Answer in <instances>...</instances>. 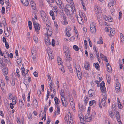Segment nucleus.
Listing matches in <instances>:
<instances>
[{"label":"nucleus","instance_id":"obj_1","mask_svg":"<svg viewBox=\"0 0 124 124\" xmlns=\"http://www.w3.org/2000/svg\"><path fill=\"white\" fill-rule=\"evenodd\" d=\"M40 14L42 20H43L45 23L46 24H50L49 20L48 19L47 16L45 12L42 10H41L40 11Z\"/></svg>","mask_w":124,"mask_h":124},{"label":"nucleus","instance_id":"obj_2","mask_svg":"<svg viewBox=\"0 0 124 124\" xmlns=\"http://www.w3.org/2000/svg\"><path fill=\"white\" fill-rule=\"evenodd\" d=\"M49 24H46V28L47 32L45 33V36L49 37L52 33V30L51 27L49 26Z\"/></svg>","mask_w":124,"mask_h":124},{"label":"nucleus","instance_id":"obj_3","mask_svg":"<svg viewBox=\"0 0 124 124\" xmlns=\"http://www.w3.org/2000/svg\"><path fill=\"white\" fill-rule=\"evenodd\" d=\"M100 89L101 91L103 93L102 95L104 96L103 97H105L106 95V93H105L106 90V88L105 87V83L103 81L100 84Z\"/></svg>","mask_w":124,"mask_h":124},{"label":"nucleus","instance_id":"obj_4","mask_svg":"<svg viewBox=\"0 0 124 124\" xmlns=\"http://www.w3.org/2000/svg\"><path fill=\"white\" fill-rule=\"evenodd\" d=\"M70 54L65 55L66 58L65 60V61L66 65H68L70 63V62L71 61L72 59L70 55Z\"/></svg>","mask_w":124,"mask_h":124},{"label":"nucleus","instance_id":"obj_5","mask_svg":"<svg viewBox=\"0 0 124 124\" xmlns=\"http://www.w3.org/2000/svg\"><path fill=\"white\" fill-rule=\"evenodd\" d=\"M78 70H77V68H76L77 76L79 79V80H81L82 78V74L81 72L80 71V67L79 66H78Z\"/></svg>","mask_w":124,"mask_h":124},{"label":"nucleus","instance_id":"obj_6","mask_svg":"<svg viewBox=\"0 0 124 124\" xmlns=\"http://www.w3.org/2000/svg\"><path fill=\"white\" fill-rule=\"evenodd\" d=\"M63 49L65 55H68L70 53L68 47L66 45H64L63 46Z\"/></svg>","mask_w":124,"mask_h":124},{"label":"nucleus","instance_id":"obj_7","mask_svg":"<svg viewBox=\"0 0 124 124\" xmlns=\"http://www.w3.org/2000/svg\"><path fill=\"white\" fill-rule=\"evenodd\" d=\"M77 18L78 21L79 23L81 25L83 24L84 23V20L81 16L79 15L77 16Z\"/></svg>","mask_w":124,"mask_h":124},{"label":"nucleus","instance_id":"obj_8","mask_svg":"<svg viewBox=\"0 0 124 124\" xmlns=\"http://www.w3.org/2000/svg\"><path fill=\"white\" fill-rule=\"evenodd\" d=\"M35 30L37 33L39 34V31L40 29V25L39 23H36L34 25Z\"/></svg>","mask_w":124,"mask_h":124},{"label":"nucleus","instance_id":"obj_9","mask_svg":"<svg viewBox=\"0 0 124 124\" xmlns=\"http://www.w3.org/2000/svg\"><path fill=\"white\" fill-rule=\"evenodd\" d=\"M88 93L89 96H90L93 98L95 96V95L94 90L90 89Z\"/></svg>","mask_w":124,"mask_h":124},{"label":"nucleus","instance_id":"obj_10","mask_svg":"<svg viewBox=\"0 0 124 124\" xmlns=\"http://www.w3.org/2000/svg\"><path fill=\"white\" fill-rule=\"evenodd\" d=\"M45 42L46 45L48 46L51 44L50 41L49 39V37L45 36Z\"/></svg>","mask_w":124,"mask_h":124},{"label":"nucleus","instance_id":"obj_11","mask_svg":"<svg viewBox=\"0 0 124 124\" xmlns=\"http://www.w3.org/2000/svg\"><path fill=\"white\" fill-rule=\"evenodd\" d=\"M95 12L97 13H101L102 12L100 8L97 5H96L95 7Z\"/></svg>","mask_w":124,"mask_h":124},{"label":"nucleus","instance_id":"obj_12","mask_svg":"<svg viewBox=\"0 0 124 124\" xmlns=\"http://www.w3.org/2000/svg\"><path fill=\"white\" fill-rule=\"evenodd\" d=\"M55 1L60 8L61 9H62V7L61 6L62 4L61 1L60 0H55Z\"/></svg>","mask_w":124,"mask_h":124},{"label":"nucleus","instance_id":"obj_13","mask_svg":"<svg viewBox=\"0 0 124 124\" xmlns=\"http://www.w3.org/2000/svg\"><path fill=\"white\" fill-rule=\"evenodd\" d=\"M64 10L65 11H69L72 10V9L70 5L67 4L66 5L65 8L64 9Z\"/></svg>","mask_w":124,"mask_h":124},{"label":"nucleus","instance_id":"obj_14","mask_svg":"<svg viewBox=\"0 0 124 124\" xmlns=\"http://www.w3.org/2000/svg\"><path fill=\"white\" fill-rule=\"evenodd\" d=\"M23 4L25 6H27L29 4V2L27 0H21Z\"/></svg>","mask_w":124,"mask_h":124},{"label":"nucleus","instance_id":"obj_15","mask_svg":"<svg viewBox=\"0 0 124 124\" xmlns=\"http://www.w3.org/2000/svg\"><path fill=\"white\" fill-rule=\"evenodd\" d=\"M107 69L108 71L109 72H112V68L109 63H108L107 65Z\"/></svg>","mask_w":124,"mask_h":124},{"label":"nucleus","instance_id":"obj_16","mask_svg":"<svg viewBox=\"0 0 124 124\" xmlns=\"http://www.w3.org/2000/svg\"><path fill=\"white\" fill-rule=\"evenodd\" d=\"M3 71L4 74L5 75H7L8 73V69L7 68H4L2 70Z\"/></svg>","mask_w":124,"mask_h":124},{"label":"nucleus","instance_id":"obj_17","mask_svg":"<svg viewBox=\"0 0 124 124\" xmlns=\"http://www.w3.org/2000/svg\"><path fill=\"white\" fill-rule=\"evenodd\" d=\"M60 94L61 96L62 97V98L64 99V101L65 102V98L63 96L64 94V90L62 89H61V90Z\"/></svg>","mask_w":124,"mask_h":124},{"label":"nucleus","instance_id":"obj_18","mask_svg":"<svg viewBox=\"0 0 124 124\" xmlns=\"http://www.w3.org/2000/svg\"><path fill=\"white\" fill-rule=\"evenodd\" d=\"M81 115V116L79 117L80 121V122H82V123H83L84 122V120L83 118V115H82V114L81 113H80V114L79 115Z\"/></svg>","mask_w":124,"mask_h":124},{"label":"nucleus","instance_id":"obj_19","mask_svg":"<svg viewBox=\"0 0 124 124\" xmlns=\"http://www.w3.org/2000/svg\"><path fill=\"white\" fill-rule=\"evenodd\" d=\"M17 21L16 17V16H14L12 18V23H16Z\"/></svg>","mask_w":124,"mask_h":124},{"label":"nucleus","instance_id":"obj_20","mask_svg":"<svg viewBox=\"0 0 124 124\" xmlns=\"http://www.w3.org/2000/svg\"><path fill=\"white\" fill-rule=\"evenodd\" d=\"M33 103L34 107H37L38 105V102L35 99L33 101Z\"/></svg>","mask_w":124,"mask_h":124},{"label":"nucleus","instance_id":"obj_21","mask_svg":"<svg viewBox=\"0 0 124 124\" xmlns=\"http://www.w3.org/2000/svg\"><path fill=\"white\" fill-rule=\"evenodd\" d=\"M110 30L111 35V36L113 35L114 34L115 29L114 28H110Z\"/></svg>","mask_w":124,"mask_h":124},{"label":"nucleus","instance_id":"obj_22","mask_svg":"<svg viewBox=\"0 0 124 124\" xmlns=\"http://www.w3.org/2000/svg\"><path fill=\"white\" fill-rule=\"evenodd\" d=\"M31 53L32 55H36V51L35 50L34 48L33 47L31 49Z\"/></svg>","mask_w":124,"mask_h":124},{"label":"nucleus","instance_id":"obj_23","mask_svg":"<svg viewBox=\"0 0 124 124\" xmlns=\"http://www.w3.org/2000/svg\"><path fill=\"white\" fill-rule=\"evenodd\" d=\"M50 15L52 16L53 20H54L55 19V18L54 12L52 11H51L50 12Z\"/></svg>","mask_w":124,"mask_h":124},{"label":"nucleus","instance_id":"obj_24","mask_svg":"<svg viewBox=\"0 0 124 124\" xmlns=\"http://www.w3.org/2000/svg\"><path fill=\"white\" fill-rule=\"evenodd\" d=\"M96 23L94 22H93L90 24V29H93L94 28H96L95 27Z\"/></svg>","mask_w":124,"mask_h":124},{"label":"nucleus","instance_id":"obj_25","mask_svg":"<svg viewBox=\"0 0 124 124\" xmlns=\"http://www.w3.org/2000/svg\"><path fill=\"white\" fill-rule=\"evenodd\" d=\"M120 37L121 39V43H123L124 42V37L123 35L122 34V33H121L120 34Z\"/></svg>","mask_w":124,"mask_h":124},{"label":"nucleus","instance_id":"obj_26","mask_svg":"<svg viewBox=\"0 0 124 124\" xmlns=\"http://www.w3.org/2000/svg\"><path fill=\"white\" fill-rule=\"evenodd\" d=\"M79 107L81 111H84L85 109V108L82 105H81L80 106L79 105Z\"/></svg>","mask_w":124,"mask_h":124},{"label":"nucleus","instance_id":"obj_27","mask_svg":"<svg viewBox=\"0 0 124 124\" xmlns=\"http://www.w3.org/2000/svg\"><path fill=\"white\" fill-rule=\"evenodd\" d=\"M103 42L102 37H100L99 41L97 42V43L99 44H102Z\"/></svg>","mask_w":124,"mask_h":124},{"label":"nucleus","instance_id":"obj_28","mask_svg":"<svg viewBox=\"0 0 124 124\" xmlns=\"http://www.w3.org/2000/svg\"><path fill=\"white\" fill-rule=\"evenodd\" d=\"M85 120L86 121V120H87V119H88V118H90V120H92L91 117L90 115H88L86 114L85 115Z\"/></svg>","mask_w":124,"mask_h":124},{"label":"nucleus","instance_id":"obj_29","mask_svg":"<svg viewBox=\"0 0 124 124\" xmlns=\"http://www.w3.org/2000/svg\"><path fill=\"white\" fill-rule=\"evenodd\" d=\"M116 119L117 120H118V119H120V116L119 115V112L117 111H116Z\"/></svg>","mask_w":124,"mask_h":124},{"label":"nucleus","instance_id":"obj_30","mask_svg":"<svg viewBox=\"0 0 124 124\" xmlns=\"http://www.w3.org/2000/svg\"><path fill=\"white\" fill-rule=\"evenodd\" d=\"M54 100L55 103L57 104L59 103L60 101L59 99L57 97H55L54 99Z\"/></svg>","mask_w":124,"mask_h":124},{"label":"nucleus","instance_id":"obj_31","mask_svg":"<svg viewBox=\"0 0 124 124\" xmlns=\"http://www.w3.org/2000/svg\"><path fill=\"white\" fill-rule=\"evenodd\" d=\"M101 103L104 106L106 105V102L104 98H103L102 99Z\"/></svg>","mask_w":124,"mask_h":124},{"label":"nucleus","instance_id":"obj_32","mask_svg":"<svg viewBox=\"0 0 124 124\" xmlns=\"http://www.w3.org/2000/svg\"><path fill=\"white\" fill-rule=\"evenodd\" d=\"M15 98H16V96L15 97V96L12 99V102L13 104L14 105H15L16 103V101Z\"/></svg>","mask_w":124,"mask_h":124},{"label":"nucleus","instance_id":"obj_33","mask_svg":"<svg viewBox=\"0 0 124 124\" xmlns=\"http://www.w3.org/2000/svg\"><path fill=\"white\" fill-rule=\"evenodd\" d=\"M106 79L107 80V82L108 84H109L110 82V78L109 76H106Z\"/></svg>","mask_w":124,"mask_h":124},{"label":"nucleus","instance_id":"obj_34","mask_svg":"<svg viewBox=\"0 0 124 124\" xmlns=\"http://www.w3.org/2000/svg\"><path fill=\"white\" fill-rule=\"evenodd\" d=\"M66 14L67 15L70 14H72V10L69 11H65Z\"/></svg>","mask_w":124,"mask_h":124},{"label":"nucleus","instance_id":"obj_35","mask_svg":"<svg viewBox=\"0 0 124 124\" xmlns=\"http://www.w3.org/2000/svg\"><path fill=\"white\" fill-rule=\"evenodd\" d=\"M28 26L30 30H31L32 29V23L30 21H28Z\"/></svg>","mask_w":124,"mask_h":124},{"label":"nucleus","instance_id":"obj_36","mask_svg":"<svg viewBox=\"0 0 124 124\" xmlns=\"http://www.w3.org/2000/svg\"><path fill=\"white\" fill-rule=\"evenodd\" d=\"M93 65L95 67V68L97 69H98L99 68V64H98L97 63H94Z\"/></svg>","mask_w":124,"mask_h":124},{"label":"nucleus","instance_id":"obj_37","mask_svg":"<svg viewBox=\"0 0 124 124\" xmlns=\"http://www.w3.org/2000/svg\"><path fill=\"white\" fill-rule=\"evenodd\" d=\"M17 62L18 63V65H20L21 66V65L22 63H21V62H22V60L21 59H17Z\"/></svg>","mask_w":124,"mask_h":124},{"label":"nucleus","instance_id":"obj_38","mask_svg":"<svg viewBox=\"0 0 124 124\" xmlns=\"http://www.w3.org/2000/svg\"><path fill=\"white\" fill-rule=\"evenodd\" d=\"M48 54L49 55V58L51 60L53 58V56L52 55V53L51 52L50 53V54H49V53L47 52Z\"/></svg>","mask_w":124,"mask_h":124},{"label":"nucleus","instance_id":"obj_39","mask_svg":"<svg viewBox=\"0 0 124 124\" xmlns=\"http://www.w3.org/2000/svg\"><path fill=\"white\" fill-rule=\"evenodd\" d=\"M89 64L88 62L86 63L85 64V68L86 70H88V66L89 65Z\"/></svg>","mask_w":124,"mask_h":124},{"label":"nucleus","instance_id":"obj_40","mask_svg":"<svg viewBox=\"0 0 124 124\" xmlns=\"http://www.w3.org/2000/svg\"><path fill=\"white\" fill-rule=\"evenodd\" d=\"M66 65L68 67H70V68H69V70L70 72L72 73L73 72V70H72V69L71 68L70 65L71 64H69L68 65Z\"/></svg>","mask_w":124,"mask_h":124},{"label":"nucleus","instance_id":"obj_41","mask_svg":"<svg viewBox=\"0 0 124 124\" xmlns=\"http://www.w3.org/2000/svg\"><path fill=\"white\" fill-rule=\"evenodd\" d=\"M33 39L34 41L36 43H37L38 42V38L36 37H34Z\"/></svg>","mask_w":124,"mask_h":124},{"label":"nucleus","instance_id":"obj_42","mask_svg":"<svg viewBox=\"0 0 124 124\" xmlns=\"http://www.w3.org/2000/svg\"><path fill=\"white\" fill-rule=\"evenodd\" d=\"M73 48L76 51H77L78 50L79 48L78 46L76 45L73 46Z\"/></svg>","mask_w":124,"mask_h":124},{"label":"nucleus","instance_id":"obj_43","mask_svg":"<svg viewBox=\"0 0 124 124\" xmlns=\"http://www.w3.org/2000/svg\"><path fill=\"white\" fill-rule=\"evenodd\" d=\"M69 124H73V120L70 117V119H69Z\"/></svg>","mask_w":124,"mask_h":124},{"label":"nucleus","instance_id":"obj_44","mask_svg":"<svg viewBox=\"0 0 124 124\" xmlns=\"http://www.w3.org/2000/svg\"><path fill=\"white\" fill-rule=\"evenodd\" d=\"M27 84L26 85V84H25L24 83L23 84H22L21 85L20 87H21V88L23 89L25 87L27 86Z\"/></svg>","mask_w":124,"mask_h":124},{"label":"nucleus","instance_id":"obj_45","mask_svg":"<svg viewBox=\"0 0 124 124\" xmlns=\"http://www.w3.org/2000/svg\"><path fill=\"white\" fill-rule=\"evenodd\" d=\"M5 85V84L3 81L1 80V81H0V86H3Z\"/></svg>","mask_w":124,"mask_h":124},{"label":"nucleus","instance_id":"obj_46","mask_svg":"<svg viewBox=\"0 0 124 124\" xmlns=\"http://www.w3.org/2000/svg\"><path fill=\"white\" fill-rule=\"evenodd\" d=\"M91 31L93 33H95L96 32V28H93L92 29H90Z\"/></svg>","mask_w":124,"mask_h":124},{"label":"nucleus","instance_id":"obj_47","mask_svg":"<svg viewBox=\"0 0 124 124\" xmlns=\"http://www.w3.org/2000/svg\"><path fill=\"white\" fill-rule=\"evenodd\" d=\"M62 23L63 24L65 25L67 24L68 23V22L66 20L62 21Z\"/></svg>","mask_w":124,"mask_h":124},{"label":"nucleus","instance_id":"obj_48","mask_svg":"<svg viewBox=\"0 0 124 124\" xmlns=\"http://www.w3.org/2000/svg\"><path fill=\"white\" fill-rule=\"evenodd\" d=\"M110 112L109 113V115L112 118H113L114 117V115L110 111Z\"/></svg>","mask_w":124,"mask_h":124},{"label":"nucleus","instance_id":"obj_49","mask_svg":"<svg viewBox=\"0 0 124 124\" xmlns=\"http://www.w3.org/2000/svg\"><path fill=\"white\" fill-rule=\"evenodd\" d=\"M90 57L91 60L92 61L94 59V56H93L92 54L91 53H90Z\"/></svg>","mask_w":124,"mask_h":124},{"label":"nucleus","instance_id":"obj_50","mask_svg":"<svg viewBox=\"0 0 124 124\" xmlns=\"http://www.w3.org/2000/svg\"><path fill=\"white\" fill-rule=\"evenodd\" d=\"M114 43H113L111 45V51H112V52H113V51H114Z\"/></svg>","mask_w":124,"mask_h":124},{"label":"nucleus","instance_id":"obj_51","mask_svg":"<svg viewBox=\"0 0 124 124\" xmlns=\"http://www.w3.org/2000/svg\"><path fill=\"white\" fill-rule=\"evenodd\" d=\"M23 103L22 101H19V105L20 107H22V106L23 105Z\"/></svg>","mask_w":124,"mask_h":124},{"label":"nucleus","instance_id":"obj_52","mask_svg":"<svg viewBox=\"0 0 124 124\" xmlns=\"http://www.w3.org/2000/svg\"><path fill=\"white\" fill-rule=\"evenodd\" d=\"M120 89V86H116V91L118 92Z\"/></svg>","mask_w":124,"mask_h":124},{"label":"nucleus","instance_id":"obj_53","mask_svg":"<svg viewBox=\"0 0 124 124\" xmlns=\"http://www.w3.org/2000/svg\"><path fill=\"white\" fill-rule=\"evenodd\" d=\"M5 45L7 49H8L9 47V46L8 45V43L7 42H6L5 43Z\"/></svg>","mask_w":124,"mask_h":124},{"label":"nucleus","instance_id":"obj_54","mask_svg":"<svg viewBox=\"0 0 124 124\" xmlns=\"http://www.w3.org/2000/svg\"><path fill=\"white\" fill-rule=\"evenodd\" d=\"M81 2L82 4V5L83 7V8L84 9H85V4L83 2V0H81Z\"/></svg>","mask_w":124,"mask_h":124},{"label":"nucleus","instance_id":"obj_55","mask_svg":"<svg viewBox=\"0 0 124 124\" xmlns=\"http://www.w3.org/2000/svg\"><path fill=\"white\" fill-rule=\"evenodd\" d=\"M71 106L73 110L75 112V104H72V105H71Z\"/></svg>","mask_w":124,"mask_h":124},{"label":"nucleus","instance_id":"obj_56","mask_svg":"<svg viewBox=\"0 0 124 124\" xmlns=\"http://www.w3.org/2000/svg\"><path fill=\"white\" fill-rule=\"evenodd\" d=\"M34 76L36 77H37L38 76V73H37L36 71L34 72L33 73Z\"/></svg>","mask_w":124,"mask_h":124},{"label":"nucleus","instance_id":"obj_57","mask_svg":"<svg viewBox=\"0 0 124 124\" xmlns=\"http://www.w3.org/2000/svg\"><path fill=\"white\" fill-rule=\"evenodd\" d=\"M103 17L104 19L106 21H108V18H109V17H107L106 16H103Z\"/></svg>","mask_w":124,"mask_h":124},{"label":"nucleus","instance_id":"obj_58","mask_svg":"<svg viewBox=\"0 0 124 124\" xmlns=\"http://www.w3.org/2000/svg\"><path fill=\"white\" fill-rule=\"evenodd\" d=\"M46 0L47 2L49 3V6H51L52 5V3L51 0Z\"/></svg>","mask_w":124,"mask_h":124},{"label":"nucleus","instance_id":"obj_59","mask_svg":"<svg viewBox=\"0 0 124 124\" xmlns=\"http://www.w3.org/2000/svg\"><path fill=\"white\" fill-rule=\"evenodd\" d=\"M52 45L53 46H55V43L54 40V39H53L52 41Z\"/></svg>","mask_w":124,"mask_h":124},{"label":"nucleus","instance_id":"obj_60","mask_svg":"<svg viewBox=\"0 0 124 124\" xmlns=\"http://www.w3.org/2000/svg\"><path fill=\"white\" fill-rule=\"evenodd\" d=\"M5 9L4 7H2V8L1 12L3 14H4L5 12Z\"/></svg>","mask_w":124,"mask_h":124},{"label":"nucleus","instance_id":"obj_61","mask_svg":"<svg viewBox=\"0 0 124 124\" xmlns=\"http://www.w3.org/2000/svg\"><path fill=\"white\" fill-rule=\"evenodd\" d=\"M60 108L59 107H57L56 113H57L58 114H59L60 113Z\"/></svg>","mask_w":124,"mask_h":124},{"label":"nucleus","instance_id":"obj_62","mask_svg":"<svg viewBox=\"0 0 124 124\" xmlns=\"http://www.w3.org/2000/svg\"><path fill=\"white\" fill-rule=\"evenodd\" d=\"M54 85V84L52 82H51L49 84L50 89L52 88V87Z\"/></svg>","mask_w":124,"mask_h":124},{"label":"nucleus","instance_id":"obj_63","mask_svg":"<svg viewBox=\"0 0 124 124\" xmlns=\"http://www.w3.org/2000/svg\"><path fill=\"white\" fill-rule=\"evenodd\" d=\"M118 105L119 108H123V106L120 103H118Z\"/></svg>","mask_w":124,"mask_h":124},{"label":"nucleus","instance_id":"obj_64","mask_svg":"<svg viewBox=\"0 0 124 124\" xmlns=\"http://www.w3.org/2000/svg\"><path fill=\"white\" fill-rule=\"evenodd\" d=\"M32 20L33 25H34L35 24H36V23H37V22H36L35 21V19H34L33 18H32Z\"/></svg>","mask_w":124,"mask_h":124}]
</instances>
